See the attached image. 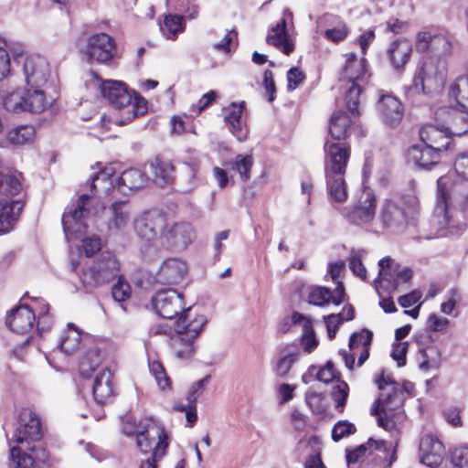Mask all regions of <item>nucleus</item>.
Masks as SVG:
<instances>
[{"label":"nucleus","instance_id":"obj_1","mask_svg":"<svg viewBox=\"0 0 468 468\" xmlns=\"http://www.w3.org/2000/svg\"><path fill=\"white\" fill-rule=\"evenodd\" d=\"M42 438L40 420L30 409H23L19 414L18 427L13 441L17 446L10 448V462L16 468H30L37 462L48 463L46 451L35 443Z\"/></svg>","mask_w":468,"mask_h":468},{"label":"nucleus","instance_id":"obj_2","mask_svg":"<svg viewBox=\"0 0 468 468\" xmlns=\"http://www.w3.org/2000/svg\"><path fill=\"white\" fill-rule=\"evenodd\" d=\"M377 384L382 392L371 413L378 417L379 427L389 431L398 430L405 419L403 410L405 393L397 383L384 375L377 379Z\"/></svg>","mask_w":468,"mask_h":468},{"label":"nucleus","instance_id":"obj_3","mask_svg":"<svg viewBox=\"0 0 468 468\" xmlns=\"http://www.w3.org/2000/svg\"><path fill=\"white\" fill-rule=\"evenodd\" d=\"M207 320L203 314H194L187 308L175 323V335L170 337V346L176 357L190 359L196 351V339Z\"/></svg>","mask_w":468,"mask_h":468},{"label":"nucleus","instance_id":"obj_4","mask_svg":"<svg viewBox=\"0 0 468 468\" xmlns=\"http://www.w3.org/2000/svg\"><path fill=\"white\" fill-rule=\"evenodd\" d=\"M21 183L14 175L0 172V235L11 231L16 223L23 204L18 200H8L19 193Z\"/></svg>","mask_w":468,"mask_h":468},{"label":"nucleus","instance_id":"obj_5","mask_svg":"<svg viewBox=\"0 0 468 468\" xmlns=\"http://www.w3.org/2000/svg\"><path fill=\"white\" fill-rule=\"evenodd\" d=\"M437 185L438 201L435 214L439 218L442 217L444 225L448 226L450 206L463 207L468 202V180L463 178L452 181L448 176H441L438 179Z\"/></svg>","mask_w":468,"mask_h":468},{"label":"nucleus","instance_id":"obj_6","mask_svg":"<svg viewBox=\"0 0 468 468\" xmlns=\"http://www.w3.org/2000/svg\"><path fill=\"white\" fill-rule=\"evenodd\" d=\"M101 95L116 109H124L132 118L145 112V101L133 96L125 84L118 80H105L100 85Z\"/></svg>","mask_w":468,"mask_h":468},{"label":"nucleus","instance_id":"obj_7","mask_svg":"<svg viewBox=\"0 0 468 468\" xmlns=\"http://www.w3.org/2000/svg\"><path fill=\"white\" fill-rule=\"evenodd\" d=\"M119 262L112 254L104 255L90 266L84 267L80 275L86 292H92L118 276Z\"/></svg>","mask_w":468,"mask_h":468},{"label":"nucleus","instance_id":"obj_8","mask_svg":"<svg viewBox=\"0 0 468 468\" xmlns=\"http://www.w3.org/2000/svg\"><path fill=\"white\" fill-rule=\"evenodd\" d=\"M90 216V197L83 194L75 204L66 208L62 216L63 230L68 240L71 237L80 239L85 234Z\"/></svg>","mask_w":468,"mask_h":468},{"label":"nucleus","instance_id":"obj_9","mask_svg":"<svg viewBox=\"0 0 468 468\" xmlns=\"http://www.w3.org/2000/svg\"><path fill=\"white\" fill-rule=\"evenodd\" d=\"M80 53L90 62L109 64L118 57L117 45L112 37L106 33H94L86 38Z\"/></svg>","mask_w":468,"mask_h":468},{"label":"nucleus","instance_id":"obj_10","mask_svg":"<svg viewBox=\"0 0 468 468\" xmlns=\"http://www.w3.org/2000/svg\"><path fill=\"white\" fill-rule=\"evenodd\" d=\"M446 82V66L442 61H427L414 77L413 85L417 91L432 93L443 89Z\"/></svg>","mask_w":468,"mask_h":468},{"label":"nucleus","instance_id":"obj_11","mask_svg":"<svg viewBox=\"0 0 468 468\" xmlns=\"http://www.w3.org/2000/svg\"><path fill=\"white\" fill-rule=\"evenodd\" d=\"M376 206L377 199L373 190L365 187L354 207L343 208L341 214L351 224H367L376 217Z\"/></svg>","mask_w":468,"mask_h":468},{"label":"nucleus","instance_id":"obj_12","mask_svg":"<svg viewBox=\"0 0 468 468\" xmlns=\"http://www.w3.org/2000/svg\"><path fill=\"white\" fill-rule=\"evenodd\" d=\"M23 74L27 87H49L55 83L49 63L41 56H29L23 64Z\"/></svg>","mask_w":468,"mask_h":468},{"label":"nucleus","instance_id":"obj_13","mask_svg":"<svg viewBox=\"0 0 468 468\" xmlns=\"http://www.w3.org/2000/svg\"><path fill=\"white\" fill-rule=\"evenodd\" d=\"M136 444L143 452L153 451L154 459H161L167 447L166 436L159 426L149 422L142 431L136 432Z\"/></svg>","mask_w":468,"mask_h":468},{"label":"nucleus","instance_id":"obj_14","mask_svg":"<svg viewBox=\"0 0 468 468\" xmlns=\"http://www.w3.org/2000/svg\"><path fill=\"white\" fill-rule=\"evenodd\" d=\"M152 303L155 312L168 320L187 310L184 309L183 294L173 289L157 292L153 297Z\"/></svg>","mask_w":468,"mask_h":468},{"label":"nucleus","instance_id":"obj_15","mask_svg":"<svg viewBox=\"0 0 468 468\" xmlns=\"http://www.w3.org/2000/svg\"><path fill=\"white\" fill-rule=\"evenodd\" d=\"M324 150V173L346 174L350 158V146L346 143L326 140Z\"/></svg>","mask_w":468,"mask_h":468},{"label":"nucleus","instance_id":"obj_16","mask_svg":"<svg viewBox=\"0 0 468 468\" xmlns=\"http://www.w3.org/2000/svg\"><path fill=\"white\" fill-rule=\"evenodd\" d=\"M106 217L107 230L110 234H120L124 231L130 223L131 209L129 205L123 201L112 203L104 209Z\"/></svg>","mask_w":468,"mask_h":468},{"label":"nucleus","instance_id":"obj_17","mask_svg":"<svg viewBox=\"0 0 468 468\" xmlns=\"http://www.w3.org/2000/svg\"><path fill=\"white\" fill-rule=\"evenodd\" d=\"M378 266V283L382 286L385 282H388L389 286L387 289L397 290L401 282H408L412 277L410 269L405 268L399 271L390 258L381 259Z\"/></svg>","mask_w":468,"mask_h":468},{"label":"nucleus","instance_id":"obj_18","mask_svg":"<svg viewBox=\"0 0 468 468\" xmlns=\"http://www.w3.org/2000/svg\"><path fill=\"white\" fill-rule=\"evenodd\" d=\"M416 49L419 52H434L439 55L448 54L451 51V42L441 33L421 31L416 37Z\"/></svg>","mask_w":468,"mask_h":468},{"label":"nucleus","instance_id":"obj_19","mask_svg":"<svg viewBox=\"0 0 468 468\" xmlns=\"http://www.w3.org/2000/svg\"><path fill=\"white\" fill-rule=\"evenodd\" d=\"M444 446L433 435L423 436L420 442V461L429 467L439 466L444 456Z\"/></svg>","mask_w":468,"mask_h":468},{"label":"nucleus","instance_id":"obj_20","mask_svg":"<svg viewBox=\"0 0 468 468\" xmlns=\"http://www.w3.org/2000/svg\"><path fill=\"white\" fill-rule=\"evenodd\" d=\"M318 25L325 28L324 32V38L333 43L344 41L349 34V27L346 21L335 14H324L318 18Z\"/></svg>","mask_w":468,"mask_h":468},{"label":"nucleus","instance_id":"obj_21","mask_svg":"<svg viewBox=\"0 0 468 468\" xmlns=\"http://www.w3.org/2000/svg\"><path fill=\"white\" fill-rule=\"evenodd\" d=\"M187 272L186 263L178 258H168L160 265L155 279L161 284H177Z\"/></svg>","mask_w":468,"mask_h":468},{"label":"nucleus","instance_id":"obj_22","mask_svg":"<svg viewBox=\"0 0 468 468\" xmlns=\"http://www.w3.org/2000/svg\"><path fill=\"white\" fill-rule=\"evenodd\" d=\"M378 218L385 228L398 229L408 221V212L399 203L385 199L379 208Z\"/></svg>","mask_w":468,"mask_h":468},{"label":"nucleus","instance_id":"obj_23","mask_svg":"<svg viewBox=\"0 0 468 468\" xmlns=\"http://www.w3.org/2000/svg\"><path fill=\"white\" fill-rule=\"evenodd\" d=\"M49 87H28L25 90L27 112L40 113L52 106L56 97Z\"/></svg>","mask_w":468,"mask_h":468},{"label":"nucleus","instance_id":"obj_24","mask_svg":"<svg viewBox=\"0 0 468 468\" xmlns=\"http://www.w3.org/2000/svg\"><path fill=\"white\" fill-rule=\"evenodd\" d=\"M165 222V218L161 214L147 213L135 220L134 229L140 239L152 241L164 229Z\"/></svg>","mask_w":468,"mask_h":468},{"label":"nucleus","instance_id":"obj_25","mask_svg":"<svg viewBox=\"0 0 468 468\" xmlns=\"http://www.w3.org/2000/svg\"><path fill=\"white\" fill-rule=\"evenodd\" d=\"M345 299V288L342 282H338L334 293L325 287L312 286L307 289V301L309 303L324 306L330 302L339 305Z\"/></svg>","mask_w":468,"mask_h":468},{"label":"nucleus","instance_id":"obj_26","mask_svg":"<svg viewBox=\"0 0 468 468\" xmlns=\"http://www.w3.org/2000/svg\"><path fill=\"white\" fill-rule=\"evenodd\" d=\"M163 235L167 243L177 250H185L195 239V231L192 226L186 222L166 227Z\"/></svg>","mask_w":468,"mask_h":468},{"label":"nucleus","instance_id":"obj_27","mask_svg":"<svg viewBox=\"0 0 468 468\" xmlns=\"http://www.w3.org/2000/svg\"><path fill=\"white\" fill-rule=\"evenodd\" d=\"M36 322L35 311L27 305L14 308L6 319L7 326L17 334H27L33 329Z\"/></svg>","mask_w":468,"mask_h":468},{"label":"nucleus","instance_id":"obj_28","mask_svg":"<svg viewBox=\"0 0 468 468\" xmlns=\"http://www.w3.org/2000/svg\"><path fill=\"white\" fill-rule=\"evenodd\" d=\"M378 111L383 122L390 127L397 126L404 114L401 102L391 95H382L380 97L378 102Z\"/></svg>","mask_w":468,"mask_h":468},{"label":"nucleus","instance_id":"obj_29","mask_svg":"<svg viewBox=\"0 0 468 468\" xmlns=\"http://www.w3.org/2000/svg\"><path fill=\"white\" fill-rule=\"evenodd\" d=\"M420 138L421 143L441 153L450 149L451 135L445 129H440L434 125L427 124L420 128Z\"/></svg>","mask_w":468,"mask_h":468},{"label":"nucleus","instance_id":"obj_30","mask_svg":"<svg viewBox=\"0 0 468 468\" xmlns=\"http://www.w3.org/2000/svg\"><path fill=\"white\" fill-rule=\"evenodd\" d=\"M346 63L343 67L340 79L351 84H359L358 81L367 80V60L365 58H358L355 53L345 55Z\"/></svg>","mask_w":468,"mask_h":468},{"label":"nucleus","instance_id":"obj_31","mask_svg":"<svg viewBox=\"0 0 468 468\" xmlns=\"http://www.w3.org/2000/svg\"><path fill=\"white\" fill-rule=\"evenodd\" d=\"M408 158L418 166L429 169L439 163L441 153L421 143L420 144H414L410 147Z\"/></svg>","mask_w":468,"mask_h":468},{"label":"nucleus","instance_id":"obj_32","mask_svg":"<svg viewBox=\"0 0 468 468\" xmlns=\"http://www.w3.org/2000/svg\"><path fill=\"white\" fill-rule=\"evenodd\" d=\"M92 394L98 404L107 403L113 395L112 374L110 369L102 368L95 376Z\"/></svg>","mask_w":468,"mask_h":468},{"label":"nucleus","instance_id":"obj_33","mask_svg":"<svg viewBox=\"0 0 468 468\" xmlns=\"http://www.w3.org/2000/svg\"><path fill=\"white\" fill-rule=\"evenodd\" d=\"M266 41L285 55H290L293 51L294 44L287 34L285 18H282L276 26L271 28Z\"/></svg>","mask_w":468,"mask_h":468},{"label":"nucleus","instance_id":"obj_34","mask_svg":"<svg viewBox=\"0 0 468 468\" xmlns=\"http://www.w3.org/2000/svg\"><path fill=\"white\" fill-rule=\"evenodd\" d=\"M369 455H374V460L383 468H389L396 460L395 447L391 442L386 441H367Z\"/></svg>","mask_w":468,"mask_h":468},{"label":"nucleus","instance_id":"obj_35","mask_svg":"<svg viewBox=\"0 0 468 468\" xmlns=\"http://www.w3.org/2000/svg\"><path fill=\"white\" fill-rule=\"evenodd\" d=\"M174 166L169 161L155 158L145 165L147 177H152L158 186L168 184L173 178Z\"/></svg>","mask_w":468,"mask_h":468},{"label":"nucleus","instance_id":"obj_36","mask_svg":"<svg viewBox=\"0 0 468 468\" xmlns=\"http://www.w3.org/2000/svg\"><path fill=\"white\" fill-rule=\"evenodd\" d=\"M412 52V44L406 38H399L393 41L388 48V56L391 65L399 69L409 61Z\"/></svg>","mask_w":468,"mask_h":468},{"label":"nucleus","instance_id":"obj_37","mask_svg":"<svg viewBox=\"0 0 468 468\" xmlns=\"http://www.w3.org/2000/svg\"><path fill=\"white\" fill-rule=\"evenodd\" d=\"M245 102L231 103L225 109V122L229 125L230 132L239 140L246 137V131L242 127L241 115Z\"/></svg>","mask_w":468,"mask_h":468},{"label":"nucleus","instance_id":"obj_38","mask_svg":"<svg viewBox=\"0 0 468 468\" xmlns=\"http://www.w3.org/2000/svg\"><path fill=\"white\" fill-rule=\"evenodd\" d=\"M114 171L112 167H105L91 176L90 189L95 194L109 196L114 189L113 178Z\"/></svg>","mask_w":468,"mask_h":468},{"label":"nucleus","instance_id":"obj_39","mask_svg":"<svg viewBox=\"0 0 468 468\" xmlns=\"http://www.w3.org/2000/svg\"><path fill=\"white\" fill-rule=\"evenodd\" d=\"M352 120L346 112H335L329 122V133L335 140H344L351 131Z\"/></svg>","mask_w":468,"mask_h":468},{"label":"nucleus","instance_id":"obj_40","mask_svg":"<svg viewBox=\"0 0 468 468\" xmlns=\"http://www.w3.org/2000/svg\"><path fill=\"white\" fill-rule=\"evenodd\" d=\"M328 194L332 200L343 203L347 199L345 174L324 173Z\"/></svg>","mask_w":468,"mask_h":468},{"label":"nucleus","instance_id":"obj_41","mask_svg":"<svg viewBox=\"0 0 468 468\" xmlns=\"http://www.w3.org/2000/svg\"><path fill=\"white\" fill-rule=\"evenodd\" d=\"M81 343L80 332L71 324H68L58 340V347L66 355L75 353Z\"/></svg>","mask_w":468,"mask_h":468},{"label":"nucleus","instance_id":"obj_42","mask_svg":"<svg viewBox=\"0 0 468 468\" xmlns=\"http://www.w3.org/2000/svg\"><path fill=\"white\" fill-rule=\"evenodd\" d=\"M449 95L458 107L468 112V74H462L450 86Z\"/></svg>","mask_w":468,"mask_h":468},{"label":"nucleus","instance_id":"obj_43","mask_svg":"<svg viewBox=\"0 0 468 468\" xmlns=\"http://www.w3.org/2000/svg\"><path fill=\"white\" fill-rule=\"evenodd\" d=\"M450 135L460 136L468 132V112L463 109H457L450 113L448 127Z\"/></svg>","mask_w":468,"mask_h":468},{"label":"nucleus","instance_id":"obj_44","mask_svg":"<svg viewBox=\"0 0 468 468\" xmlns=\"http://www.w3.org/2000/svg\"><path fill=\"white\" fill-rule=\"evenodd\" d=\"M118 182L130 190L138 189L146 185L147 175L138 168H129L122 173Z\"/></svg>","mask_w":468,"mask_h":468},{"label":"nucleus","instance_id":"obj_45","mask_svg":"<svg viewBox=\"0 0 468 468\" xmlns=\"http://www.w3.org/2000/svg\"><path fill=\"white\" fill-rule=\"evenodd\" d=\"M185 30L184 17L177 15H167L165 16L161 31L167 39L175 40L178 33Z\"/></svg>","mask_w":468,"mask_h":468},{"label":"nucleus","instance_id":"obj_46","mask_svg":"<svg viewBox=\"0 0 468 468\" xmlns=\"http://www.w3.org/2000/svg\"><path fill=\"white\" fill-rule=\"evenodd\" d=\"M101 356L97 348L89 349L80 360V372L83 377L89 378L90 374L100 366Z\"/></svg>","mask_w":468,"mask_h":468},{"label":"nucleus","instance_id":"obj_47","mask_svg":"<svg viewBox=\"0 0 468 468\" xmlns=\"http://www.w3.org/2000/svg\"><path fill=\"white\" fill-rule=\"evenodd\" d=\"M253 165V158L251 155L238 154L229 163V169L237 172L242 181L250 178V170Z\"/></svg>","mask_w":468,"mask_h":468},{"label":"nucleus","instance_id":"obj_48","mask_svg":"<svg viewBox=\"0 0 468 468\" xmlns=\"http://www.w3.org/2000/svg\"><path fill=\"white\" fill-rule=\"evenodd\" d=\"M5 109L8 112L20 113L27 112L25 90H16L4 99Z\"/></svg>","mask_w":468,"mask_h":468},{"label":"nucleus","instance_id":"obj_49","mask_svg":"<svg viewBox=\"0 0 468 468\" xmlns=\"http://www.w3.org/2000/svg\"><path fill=\"white\" fill-rule=\"evenodd\" d=\"M35 137V128L32 125H19L7 133L8 141L13 144H25Z\"/></svg>","mask_w":468,"mask_h":468},{"label":"nucleus","instance_id":"obj_50","mask_svg":"<svg viewBox=\"0 0 468 468\" xmlns=\"http://www.w3.org/2000/svg\"><path fill=\"white\" fill-rule=\"evenodd\" d=\"M372 333L367 329H363L359 333H354L349 339L350 351H356L366 346H370L372 341Z\"/></svg>","mask_w":468,"mask_h":468},{"label":"nucleus","instance_id":"obj_51","mask_svg":"<svg viewBox=\"0 0 468 468\" xmlns=\"http://www.w3.org/2000/svg\"><path fill=\"white\" fill-rule=\"evenodd\" d=\"M422 361L420 363V368L428 370L430 368H437L439 367V351L434 346H430L420 351Z\"/></svg>","mask_w":468,"mask_h":468},{"label":"nucleus","instance_id":"obj_52","mask_svg":"<svg viewBox=\"0 0 468 468\" xmlns=\"http://www.w3.org/2000/svg\"><path fill=\"white\" fill-rule=\"evenodd\" d=\"M364 250H352L349 257V268L352 272L362 280L367 279V270L362 263Z\"/></svg>","mask_w":468,"mask_h":468},{"label":"nucleus","instance_id":"obj_53","mask_svg":"<svg viewBox=\"0 0 468 468\" xmlns=\"http://www.w3.org/2000/svg\"><path fill=\"white\" fill-rule=\"evenodd\" d=\"M356 431V426L348 420L337 421L332 430V439L334 441L346 438Z\"/></svg>","mask_w":468,"mask_h":468},{"label":"nucleus","instance_id":"obj_54","mask_svg":"<svg viewBox=\"0 0 468 468\" xmlns=\"http://www.w3.org/2000/svg\"><path fill=\"white\" fill-rule=\"evenodd\" d=\"M149 370L154 377L158 387L165 390L170 386V379L166 376L163 365L159 361H153L149 364Z\"/></svg>","mask_w":468,"mask_h":468},{"label":"nucleus","instance_id":"obj_55","mask_svg":"<svg viewBox=\"0 0 468 468\" xmlns=\"http://www.w3.org/2000/svg\"><path fill=\"white\" fill-rule=\"evenodd\" d=\"M349 387L346 382L337 384L332 392V399L335 403V409L342 412L346 403L348 397Z\"/></svg>","mask_w":468,"mask_h":468},{"label":"nucleus","instance_id":"obj_56","mask_svg":"<svg viewBox=\"0 0 468 468\" xmlns=\"http://www.w3.org/2000/svg\"><path fill=\"white\" fill-rule=\"evenodd\" d=\"M361 87L359 84H351L346 95V107L352 113H358L359 96Z\"/></svg>","mask_w":468,"mask_h":468},{"label":"nucleus","instance_id":"obj_57","mask_svg":"<svg viewBox=\"0 0 468 468\" xmlns=\"http://www.w3.org/2000/svg\"><path fill=\"white\" fill-rule=\"evenodd\" d=\"M210 380V376L207 375L202 379L195 382L189 388L186 394V400L190 404H196L197 399L203 394L205 391L206 386Z\"/></svg>","mask_w":468,"mask_h":468},{"label":"nucleus","instance_id":"obj_58","mask_svg":"<svg viewBox=\"0 0 468 468\" xmlns=\"http://www.w3.org/2000/svg\"><path fill=\"white\" fill-rule=\"evenodd\" d=\"M130 293L131 287L129 283L120 277L118 282L113 284L112 288V294L113 299L119 303L124 302L130 297Z\"/></svg>","mask_w":468,"mask_h":468},{"label":"nucleus","instance_id":"obj_59","mask_svg":"<svg viewBox=\"0 0 468 468\" xmlns=\"http://www.w3.org/2000/svg\"><path fill=\"white\" fill-rule=\"evenodd\" d=\"M296 361V355L289 353L280 357L276 363L275 372L280 377H284L288 374L291 367Z\"/></svg>","mask_w":468,"mask_h":468},{"label":"nucleus","instance_id":"obj_60","mask_svg":"<svg viewBox=\"0 0 468 468\" xmlns=\"http://www.w3.org/2000/svg\"><path fill=\"white\" fill-rule=\"evenodd\" d=\"M101 239L97 236L87 237L82 239V248L87 257L93 256L101 249Z\"/></svg>","mask_w":468,"mask_h":468},{"label":"nucleus","instance_id":"obj_61","mask_svg":"<svg viewBox=\"0 0 468 468\" xmlns=\"http://www.w3.org/2000/svg\"><path fill=\"white\" fill-rule=\"evenodd\" d=\"M450 324L449 319L438 316L435 314H430L427 321L429 329L432 332H441L445 330Z\"/></svg>","mask_w":468,"mask_h":468},{"label":"nucleus","instance_id":"obj_62","mask_svg":"<svg viewBox=\"0 0 468 468\" xmlns=\"http://www.w3.org/2000/svg\"><path fill=\"white\" fill-rule=\"evenodd\" d=\"M336 378V371L332 362H327L324 367L316 372V378L324 383H330Z\"/></svg>","mask_w":468,"mask_h":468},{"label":"nucleus","instance_id":"obj_63","mask_svg":"<svg viewBox=\"0 0 468 468\" xmlns=\"http://www.w3.org/2000/svg\"><path fill=\"white\" fill-rule=\"evenodd\" d=\"M455 172L468 180V151L460 154L454 163Z\"/></svg>","mask_w":468,"mask_h":468},{"label":"nucleus","instance_id":"obj_64","mask_svg":"<svg viewBox=\"0 0 468 468\" xmlns=\"http://www.w3.org/2000/svg\"><path fill=\"white\" fill-rule=\"evenodd\" d=\"M452 463L457 468H468V447L456 449L452 456Z\"/></svg>","mask_w":468,"mask_h":468}]
</instances>
